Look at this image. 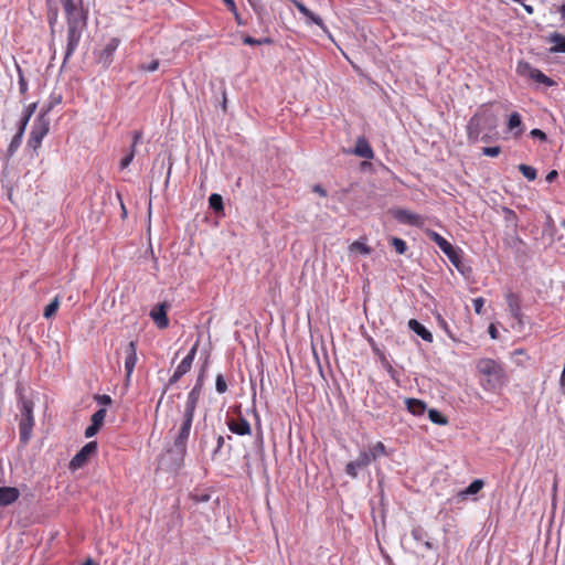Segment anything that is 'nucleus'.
Instances as JSON below:
<instances>
[{
	"label": "nucleus",
	"mask_w": 565,
	"mask_h": 565,
	"mask_svg": "<svg viewBox=\"0 0 565 565\" xmlns=\"http://www.w3.org/2000/svg\"><path fill=\"white\" fill-rule=\"evenodd\" d=\"M223 444H224V437L223 436H218V438H217V446H216L215 452L218 451L222 448Z\"/></svg>",
	"instance_id": "bf43d9fd"
},
{
	"label": "nucleus",
	"mask_w": 565,
	"mask_h": 565,
	"mask_svg": "<svg viewBox=\"0 0 565 565\" xmlns=\"http://www.w3.org/2000/svg\"><path fill=\"white\" fill-rule=\"evenodd\" d=\"M483 481L481 479L473 480L463 491L459 493L460 497L467 498L478 493L483 488Z\"/></svg>",
	"instance_id": "bb28decb"
},
{
	"label": "nucleus",
	"mask_w": 565,
	"mask_h": 565,
	"mask_svg": "<svg viewBox=\"0 0 565 565\" xmlns=\"http://www.w3.org/2000/svg\"><path fill=\"white\" fill-rule=\"evenodd\" d=\"M557 175H558L557 171L556 170H552V171H550L547 173L545 179H546L547 182L551 183V182H553L557 178Z\"/></svg>",
	"instance_id": "13d9d810"
},
{
	"label": "nucleus",
	"mask_w": 565,
	"mask_h": 565,
	"mask_svg": "<svg viewBox=\"0 0 565 565\" xmlns=\"http://www.w3.org/2000/svg\"><path fill=\"white\" fill-rule=\"evenodd\" d=\"M522 125L521 116L518 113H512L509 117L508 127L510 130L520 128Z\"/></svg>",
	"instance_id": "c9c22d12"
},
{
	"label": "nucleus",
	"mask_w": 565,
	"mask_h": 565,
	"mask_svg": "<svg viewBox=\"0 0 565 565\" xmlns=\"http://www.w3.org/2000/svg\"><path fill=\"white\" fill-rule=\"evenodd\" d=\"M473 309L477 315H480L482 312V307L484 305V299L479 297L472 300Z\"/></svg>",
	"instance_id": "a18cd8bd"
},
{
	"label": "nucleus",
	"mask_w": 565,
	"mask_h": 565,
	"mask_svg": "<svg viewBox=\"0 0 565 565\" xmlns=\"http://www.w3.org/2000/svg\"><path fill=\"white\" fill-rule=\"evenodd\" d=\"M427 236L443 250L448 257L450 263L458 269H460L461 259L458 250L440 234L435 231H429Z\"/></svg>",
	"instance_id": "423d86ee"
},
{
	"label": "nucleus",
	"mask_w": 565,
	"mask_h": 565,
	"mask_svg": "<svg viewBox=\"0 0 565 565\" xmlns=\"http://www.w3.org/2000/svg\"><path fill=\"white\" fill-rule=\"evenodd\" d=\"M159 67V61L158 60H153L151 61L150 63H142L140 65V70L141 71H145V72H154L157 71Z\"/></svg>",
	"instance_id": "ea45409f"
},
{
	"label": "nucleus",
	"mask_w": 565,
	"mask_h": 565,
	"mask_svg": "<svg viewBox=\"0 0 565 565\" xmlns=\"http://www.w3.org/2000/svg\"><path fill=\"white\" fill-rule=\"evenodd\" d=\"M65 10L67 21L86 20L83 9L79 7V2L76 0H61Z\"/></svg>",
	"instance_id": "f8f14e48"
},
{
	"label": "nucleus",
	"mask_w": 565,
	"mask_h": 565,
	"mask_svg": "<svg viewBox=\"0 0 565 565\" xmlns=\"http://www.w3.org/2000/svg\"><path fill=\"white\" fill-rule=\"evenodd\" d=\"M412 537L417 544H422L427 550H433V543L430 542L428 534L422 527L413 529Z\"/></svg>",
	"instance_id": "412c9836"
},
{
	"label": "nucleus",
	"mask_w": 565,
	"mask_h": 565,
	"mask_svg": "<svg viewBox=\"0 0 565 565\" xmlns=\"http://www.w3.org/2000/svg\"><path fill=\"white\" fill-rule=\"evenodd\" d=\"M530 135H531L533 138H537V139H540V140H542V141H545V140H546V138H547V137H546V134H545L544 131H542L541 129H537V128L532 129V130H531V132H530Z\"/></svg>",
	"instance_id": "de8ad7c7"
},
{
	"label": "nucleus",
	"mask_w": 565,
	"mask_h": 565,
	"mask_svg": "<svg viewBox=\"0 0 565 565\" xmlns=\"http://www.w3.org/2000/svg\"><path fill=\"white\" fill-rule=\"evenodd\" d=\"M137 345L135 341H130L125 349V370H126V385H128L134 369L137 363Z\"/></svg>",
	"instance_id": "9d476101"
},
{
	"label": "nucleus",
	"mask_w": 565,
	"mask_h": 565,
	"mask_svg": "<svg viewBox=\"0 0 565 565\" xmlns=\"http://www.w3.org/2000/svg\"><path fill=\"white\" fill-rule=\"evenodd\" d=\"M522 134V129H520L519 131H516L514 135L515 136H520Z\"/></svg>",
	"instance_id": "69168bd1"
},
{
	"label": "nucleus",
	"mask_w": 565,
	"mask_h": 565,
	"mask_svg": "<svg viewBox=\"0 0 565 565\" xmlns=\"http://www.w3.org/2000/svg\"><path fill=\"white\" fill-rule=\"evenodd\" d=\"M351 250H358L361 254L367 255L370 254L371 249L369 246H366L364 243L361 242H353L350 246Z\"/></svg>",
	"instance_id": "4c0bfd02"
},
{
	"label": "nucleus",
	"mask_w": 565,
	"mask_h": 565,
	"mask_svg": "<svg viewBox=\"0 0 565 565\" xmlns=\"http://www.w3.org/2000/svg\"><path fill=\"white\" fill-rule=\"evenodd\" d=\"M437 320H438V324L439 327L451 338V339H455V335L454 333L451 332V330L449 329V326L448 323L446 322L445 319H443L440 316L437 317Z\"/></svg>",
	"instance_id": "c03bdc74"
},
{
	"label": "nucleus",
	"mask_w": 565,
	"mask_h": 565,
	"mask_svg": "<svg viewBox=\"0 0 565 565\" xmlns=\"http://www.w3.org/2000/svg\"><path fill=\"white\" fill-rule=\"evenodd\" d=\"M428 418L431 423L440 426L447 425L448 423L447 418L435 408L428 409Z\"/></svg>",
	"instance_id": "cd10ccee"
},
{
	"label": "nucleus",
	"mask_w": 565,
	"mask_h": 565,
	"mask_svg": "<svg viewBox=\"0 0 565 565\" xmlns=\"http://www.w3.org/2000/svg\"><path fill=\"white\" fill-rule=\"evenodd\" d=\"M167 307L168 306L166 303L158 305L154 309H152L150 313L152 320L160 329H164L169 324V320L167 317Z\"/></svg>",
	"instance_id": "dca6fc26"
},
{
	"label": "nucleus",
	"mask_w": 565,
	"mask_h": 565,
	"mask_svg": "<svg viewBox=\"0 0 565 565\" xmlns=\"http://www.w3.org/2000/svg\"><path fill=\"white\" fill-rule=\"evenodd\" d=\"M558 11L561 13L562 19L565 21V3L561 6Z\"/></svg>",
	"instance_id": "e2e57ef3"
},
{
	"label": "nucleus",
	"mask_w": 565,
	"mask_h": 565,
	"mask_svg": "<svg viewBox=\"0 0 565 565\" xmlns=\"http://www.w3.org/2000/svg\"><path fill=\"white\" fill-rule=\"evenodd\" d=\"M372 461L365 454V451H361L355 460H352L345 466V473L350 476L352 479L358 478L359 471L364 470L369 467Z\"/></svg>",
	"instance_id": "9b49d317"
},
{
	"label": "nucleus",
	"mask_w": 565,
	"mask_h": 565,
	"mask_svg": "<svg viewBox=\"0 0 565 565\" xmlns=\"http://www.w3.org/2000/svg\"><path fill=\"white\" fill-rule=\"evenodd\" d=\"M518 168L524 178H526L529 181L536 179L537 173L533 167L522 163Z\"/></svg>",
	"instance_id": "2f4dec72"
},
{
	"label": "nucleus",
	"mask_w": 565,
	"mask_h": 565,
	"mask_svg": "<svg viewBox=\"0 0 565 565\" xmlns=\"http://www.w3.org/2000/svg\"><path fill=\"white\" fill-rule=\"evenodd\" d=\"M209 205L210 207L215 211V212H222L224 206H223V198L217 194V193H213L210 195L209 198Z\"/></svg>",
	"instance_id": "c756f323"
},
{
	"label": "nucleus",
	"mask_w": 565,
	"mask_h": 565,
	"mask_svg": "<svg viewBox=\"0 0 565 565\" xmlns=\"http://www.w3.org/2000/svg\"><path fill=\"white\" fill-rule=\"evenodd\" d=\"M225 2V4L228 7V9L236 15V18L238 17L237 14V9H236V4L234 2V0H223Z\"/></svg>",
	"instance_id": "5fc2aeb1"
},
{
	"label": "nucleus",
	"mask_w": 565,
	"mask_h": 565,
	"mask_svg": "<svg viewBox=\"0 0 565 565\" xmlns=\"http://www.w3.org/2000/svg\"><path fill=\"white\" fill-rule=\"evenodd\" d=\"M258 41H260V45L265 44V43H270L271 42V40L269 38L258 39Z\"/></svg>",
	"instance_id": "0e129e2a"
},
{
	"label": "nucleus",
	"mask_w": 565,
	"mask_h": 565,
	"mask_svg": "<svg viewBox=\"0 0 565 565\" xmlns=\"http://www.w3.org/2000/svg\"><path fill=\"white\" fill-rule=\"evenodd\" d=\"M199 343L195 342L186 356L181 361V363L177 366L173 375L170 377L169 383H177L184 374H186L192 366L193 360L195 358L198 351Z\"/></svg>",
	"instance_id": "6e6552de"
},
{
	"label": "nucleus",
	"mask_w": 565,
	"mask_h": 565,
	"mask_svg": "<svg viewBox=\"0 0 565 565\" xmlns=\"http://www.w3.org/2000/svg\"><path fill=\"white\" fill-rule=\"evenodd\" d=\"M227 427L233 434H236L238 436L249 435L252 431L249 423L242 416H239L237 420H227Z\"/></svg>",
	"instance_id": "2eb2a0df"
},
{
	"label": "nucleus",
	"mask_w": 565,
	"mask_h": 565,
	"mask_svg": "<svg viewBox=\"0 0 565 565\" xmlns=\"http://www.w3.org/2000/svg\"><path fill=\"white\" fill-rule=\"evenodd\" d=\"M407 409L415 416H420L426 412V404L417 398H407L406 399Z\"/></svg>",
	"instance_id": "4be33fe9"
},
{
	"label": "nucleus",
	"mask_w": 565,
	"mask_h": 565,
	"mask_svg": "<svg viewBox=\"0 0 565 565\" xmlns=\"http://www.w3.org/2000/svg\"><path fill=\"white\" fill-rule=\"evenodd\" d=\"M35 109H36V103H32L25 108V111H24L22 118L20 119L21 126L26 127V125H28L30 118L32 117V115L34 114Z\"/></svg>",
	"instance_id": "473e14b6"
},
{
	"label": "nucleus",
	"mask_w": 565,
	"mask_h": 565,
	"mask_svg": "<svg viewBox=\"0 0 565 565\" xmlns=\"http://www.w3.org/2000/svg\"><path fill=\"white\" fill-rule=\"evenodd\" d=\"M97 443H87L71 460L70 468L73 470L82 468L88 460V458L96 451Z\"/></svg>",
	"instance_id": "1a4fd4ad"
},
{
	"label": "nucleus",
	"mask_w": 565,
	"mask_h": 565,
	"mask_svg": "<svg viewBox=\"0 0 565 565\" xmlns=\"http://www.w3.org/2000/svg\"><path fill=\"white\" fill-rule=\"evenodd\" d=\"M303 18H306L307 24L313 23L321 28L323 32H328V28L323 23L322 19L319 15L315 14L311 10H309V14H305Z\"/></svg>",
	"instance_id": "c85d7f7f"
},
{
	"label": "nucleus",
	"mask_w": 565,
	"mask_h": 565,
	"mask_svg": "<svg viewBox=\"0 0 565 565\" xmlns=\"http://www.w3.org/2000/svg\"><path fill=\"white\" fill-rule=\"evenodd\" d=\"M477 371L484 377L482 386L488 391H495L505 384L503 366L495 360L483 358L477 363Z\"/></svg>",
	"instance_id": "f03ea898"
},
{
	"label": "nucleus",
	"mask_w": 565,
	"mask_h": 565,
	"mask_svg": "<svg viewBox=\"0 0 565 565\" xmlns=\"http://www.w3.org/2000/svg\"><path fill=\"white\" fill-rule=\"evenodd\" d=\"M546 41L553 44V46L548 49L551 54L565 53V35L562 33L553 32L546 38Z\"/></svg>",
	"instance_id": "f3484780"
},
{
	"label": "nucleus",
	"mask_w": 565,
	"mask_h": 565,
	"mask_svg": "<svg viewBox=\"0 0 565 565\" xmlns=\"http://www.w3.org/2000/svg\"><path fill=\"white\" fill-rule=\"evenodd\" d=\"M205 370H206V364H204L202 366V369L198 375L196 383L188 395L195 396V397L200 398L201 391H202L203 383H204Z\"/></svg>",
	"instance_id": "a878e982"
},
{
	"label": "nucleus",
	"mask_w": 565,
	"mask_h": 565,
	"mask_svg": "<svg viewBox=\"0 0 565 565\" xmlns=\"http://www.w3.org/2000/svg\"><path fill=\"white\" fill-rule=\"evenodd\" d=\"M408 328L415 332L418 337H420L424 341L431 342L433 334L416 319H411L408 321Z\"/></svg>",
	"instance_id": "aec40b11"
},
{
	"label": "nucleus",
	"mask_w": 565,
	"mask_h": 565,
	"mask_svg": "<svg viewBox=\"0 0 565 565\" xmlns=\"http://www.w3.org/2000/svg\"><path fill=\"white\" fill-rule=\"evenodd\" d=\"M507 301H508V307H509L511 315L515 319L521 320V307H520V301H519L518 296L514 294H509L507 296Z\"/></svg>",
	"instance_id": "5701e85b"
},
{
	"label": "nucleus",
	"mask_w": 565,
	"mask_h": 565,
	"mask_svg": "<svg viewBox=\"0 0 565 565\" xmlns=\"http://www.w3.org/2000/svg\"><path fill=\"white\" fill-rule=\"evenodd\" d=\"M200 398L195 396L188 395L184 411H183V419L179 431L174 438L173 446L168 450V454L173 459V465L175 468H179L184 459L186 454V443L190 436L194 412Z\"/></svg>",
	"instance_id": "f257e3e1"
},
{
	"label": "nucleus",
	"mask_w": 565,
	"mask_h": 565,
	"mask_svg": "<svg viewBox=\"0 0 565 565\" xmlns=\"http://www.w3.org/2000/svg\"><path fill=\"white\" fill-rule=\"evenodd\" d=\"M516 72L519 75L529 77L536 83L544 84L545 86H554L555 82L542 73L540 70L532 67L527 62L521 61L518 63Z\"/></svg>",
	"instance_id": "0eeeda50"
},
{
	"label": "nucleus",
	"mask_w": 565,
	"mask_h": 565,
	"mask_svg": "<svg viewBox=\"0 0 565 565\" xmlns=\"http://www.w3.org/2000/svg\"><path fill=\"white\" fill-rule=\"evenodd\" d=\"M20 492L14 487H0V507H7L19 499Z\"/></svg>",
	"instance_id": "a211bd4d"
},
{
	"label": "nucleus",
	"mask_w": 565,
	"mask_h": 565,
	"mask_svg": "<svg viewBox=\"0 0 565 565\" xmlns=\"http://www.w3.org/2000/svg\"><path fill=\"white\" fill-rule=\"evenodd\" d=\"M392 214L402 224L418 225L422 220L419 215L404 209H396L392 211Z\"/></svg>",
	"instance_id": "4468645a"
},
{
	"label": "nucleus",
	"mask_w": 565,
	"mask_h": 565,
	"mask_svg": "<svg viewBox=\"0 0 565 565\" xmlns=\"http://www.w3.org/2000/svg\"><path fill=\"white\" fill-rule=\"evenodd\" d=\"M501 152L500 147H484L482 153L488 157H498Z\"/></svg>",
	"instance_id": "37998d69"
},
{
	"label": "nucleus",
	"mask_w": 565,
	"mask_h": 565,
	"mask_svg": "<svg viewBox=\"0 0 565 565\" xmlns=\"http://www.w3.org/2000/svg\"><path fill=\"white\" fill-rule=\"evenodd\" d=\"M391 243H392V246L395 248L396 253L399 255H403L407 249V245H406L405 241H403L399 237H393L391 239Z\"/></svg>",
	"instance_id": "f704fd0d"
},
{
	"label": "nucleus",
	"mask_w": 565,
	"mask_h": 565,
	"mask_svg": "<svg viewBox=\"0 0 565 565\" xmlns=\"http://www.w3.org/2000/svg\"><path fill=\"white\" fill-rule=\"evenodd\" d=\"M81 565H96L90 557H87Z\"/></svg>",
	"instance_id": "680f3d73"
},
{
	"label": "nucleus",
	"mask_w": 565,
	"mask_h": 565,
	"mask_svg": "<svg viewBox=\"0 0 565 565\" xmlns=\"http://www.w3.org/2000/svg\"><path fill=\"white\" fill-rule=\"evenodd\" d=\"M351 152L353 154H355L360 158H364V159H373V157H374V152H373L370 143L367 142V140L365 138H362V137L356 140V145Z\"/></svg>",
	"instance_id": "6ab92c4d"
},
{
	"label": "nucleus",
	"mask_w": 565,
	"mask_h": 565,
	"mask_svg": "<svg viewBox=\"0 0 565 565\" xmlns=\"http://www.w3.org/2000/svg\"><path fill=\"white\" fill-rule=\"evenodd\" d=\"M86 24V20L67 21L66 50L64 54V63L76 51L82 38V30Z\"/></svg>",
	"instance_id": "20e7f679"
},
{
	"label": "nucleus",
	"mask_w": 565,
	"mask_h": 565,
	"mask_svg": "<svg viewBox=\"0 0 565 565\" xmlns=\"http://www.w3.org/2000/svg\"><path fill=\"white\" fill-rule=\"evenodd\" d=\"M141 138H142V134L141 131H136L134 134V139H132V145H131V149L135 150L136 146L141 141Z\"/></svg>",
	"instance_id": "864d4df0"
},
{
	"label": "nucleus",
	"mask_w": 565,
	"mask_h": 565,
	"mask_svg": "<svg viewBox=\"0 0 565 565\" xmlns=\"http://www.w3.org/2000/svg\"><path fill=\"white\" fill-rule=\"evenodd\" d=\"M294 4L302 15L309 14V9L301 1L297 0Z\"/></svg>",
	"instance_id": "3c124183"
},
{
	"label": "nucleus",
	"mask_w": 565,
	"mask_h": 565,
	"mask_svg": "<svg viewBox=\"0 0 565 565\" xmlns=\"http://www.w3.org/2000/svg\"><path fill=\"white\" fill-rule=\"evenodd\" d=\"M49 110L50 108L42 111L32 125L28 147L33 150H38L41 147L43 138L50 131V118L47 117Z\"/></svg>",
	"instance_id": "7ed1b4c3"
},
{
	"label": "nucleus",
	"mask_w": 565,
	"mask_h": 565,
	"mask_svg": "<svg viewBox=\"0 0 565 565\" xmlns=\"http://www.w3.org/2000/svg\"><path fill=\"white\" fill-rule=\"evenodd\" d=\"M312 191L318 193L321 196H326L327 195V191L321 185H319V184L313 185Z\"/></svg>",
	"instance_id": "4d7b16f0"
},
{
	"label": "nucleus",
	"mask_w": 565,
	"mask_h": 565,
	"mask_svg": "<svg viewBox=\"0 0 565 565\" xmlns=\"http://www.w3.org/2000/svg\"><path fill=\"white\" fill-rule=\"evenodd\" d=\"M192 499L200 503V502H207L210 500V494L207 493H195V494H192Z\"/></svg>",
	"instance_id": "09e8293b"
},
{
	"label": "nucleus",
	"mask_w": 565,
	"mask_h": 565,
	"mask_svg": "<svg viewBox=\"0 0 565 565\" xmlns=\"http://www.w3.org/2000/svg\"><path fill=\"white\" fill-rule=\"evenodd\" d=\"M106 409L105 408H99L98 411H96L93 415H92V424L98 426V427H102L104 420H105V417H106Z\"/></svg>",
	"instance_id": "72a5a7b5"
},
{
	"label": "nucleus",
	"mask_w": 565,
	"mask_h": 565,
	"mask_svg": "<svg viewBox=\"0 0 565 565\" xmlns=\"http://www.w3.org/2000/svg\"><path fill=\"white\" fill-rule=\"evenodd\" d=\"M243 43L246 45H260V41H258V39L252 38L249 35L244 36Z\"/></svg>",
	"instance_id": "603ef678"
},
{
	"label": "nucleus",
	"mask_w": 565,
	"mask_h": 565,
	"mask_svg": "<svg viewBox=\"0 0 565 565\" xmlns=\"http://www.w3.org/2000/svg\"><path fill=\"white\" fill-rule=\"evenodd\" d=\"M21 418L19 423L20 428V440L23 444H26L32 434V429L34 426V417H33V403L28 399L22 401L21 407Z\"/></svg>",
	"instance_id": "39448f33"
},
{
	"label": "nucleus",
	"mask_w": 565,
	"mask_h": 565,
	"mask_svg": "<svg viewBox=\"0 0 565 565\" xmlns=\"http://www.w3.org/2000/svg\"><path fill=\"white\" fill-rule=\"evenodd\" d=\"M100 429V427L94 425V424H90L86 429H85V437L86 438H92L93 436H95L98 430Z\"/></svg>",
	"instance_id": "49530a36"
},
{
	"label": "nucleus",
	"mask_w": 565,
	"mask_h": 565,
	"mask_svg": "<svg viewBox=\"0 0 565 565\" xmlns=\"http://www.w3.org/2000/svg\"><path fill=\"white\" fill-rule=\"evenodd\" d=\"M522 6H523L524 10H525L529 14H532V13H533V11H534V10H533V7H532V6H530V4H525V3H523Z\"/></svg>",
	"instance_id": "052dcab7"
},
{
	"label": "nucleus",
	"mask_w": 565,
	"mask_h": 565,
	"mask_svg": "<svg viewBox=\"0 0 565 565\" xmlns=\"http://www.w3.org/2000/svg\"><path fill=\"white\" fill-rule=\"evenodd\" d=\"M58 306H60V300H58V297H55L44 309V312H43V316L46 318V319H50L52 318L57 309H58Z\"/></svg>",
	"instance_id": "7c9ffc66"
},
{
	"label": "nucleus",
	"mask_w": 565,
	"mask_h": 565,
	"mask_svg": "<svg viewBox=\"0 0 565 565\" xmlns=\"http://www.w3.org/2000/svg\"><path fill=\"white\" fill-rule=\"evenodd\" d=\"M488 331H489L491 339L495 340L499 338V332H498L497 328L494 327V324H490Z\"/></svg>",
	"instance_id": "6e6d98bb"
},
{
	"label": "nucleus",
	"mask_w": 565,
	"mask_h": 565,
	"mask_svg": "<svg viewBox=\"0 0 565 565\" xmlns=\"http://www.w3.org/2000/svg\"><path fill=\"white\" fill-rule=\"evenodd\" d=\"M25 128L26 127H23V126L19 125L18 132L13 136V138H12V140H11V142L9 145V148H8V151H9L10 154H13L19 149V147L21 146Z\"/></svg>",
	"instance_id": "393cba45"
},
{
	"label": "nucleus",
	"mask_w": 565,
	"mask_h": 565,
	"mask_svg": "<svg viewBox=\"0 0 565 565\" xmlns=\"http://www.w3.org/2000/svg\"><path fill=\"white\" fill-rule=\"evenodd\" d=\"M371 461L386 455V448L383 443L377 441L369 450H364Z\"/></svg>",
	"instance_id": "b1692460"
},
{
	"label": "nucleus",
	"mask_w": 565,
	"mask_h": 565,
	"mask_svg": "<svg viewBox=\"0 0 565 565\" xmlns=\"http://www.w3.org/2000/svg\"><path fill=\"white\" fill-rule=\"evenodd\" d=\"M18 74H19V89L21 94H25L28 90V83L22 74L21 68L18 66Z\"/></svg>",
	"instance_id": "a19ab883"
},
{
	"label": "nucleus",
	"mask_w": 565,
	"mask_h": 565,
	"mask_svg": "<svg viewBox=\"0 0 565 565\" xmlns=\"http://www.w3.org/2000/svg\"><path fill=\"white\" fill-rule=\"evenodd\" d=\"M479 122H480V118L477 115H475L470 119L469 126H468L469 135H472V134L478 135L479 134Z\"/></svg>",
	"instance_id": "58836bf2"
},
{
	"label": "nucleus",
	"mask_w": 565,
	"mask_h": 565,
	"mask_svg": "<svg viewBox=\"0 0 565 565\" xmlns=\"http://www.w3.org/2000/svg\"><path fill=\"white\" fill-rule=\"evenodd\" d=\"M134 157H135V150L130 149L128 154L125 156L121 159V161H120V169H126L131 163V161L134 160Z\"/></svg>",
	"instance_id": "79ce46f5"
},
{
	"label": "nucleus",
	"mask_w": 565,
	"mask_h": 565,
	"mask_svg": "<svg viewBox=\"0 0 565 565\" xmlns=\"http://www.w3.org/2000/svg\"><path fill=\"white\" fill-rule=\"evenodd\" d=\"M119 45V40L117 38L110 39L105 47L99 53L98 62L103 64L104 67H108L113 62V55Z\"/></svg>",
	"instance_id": "ddd939ff"
},
{
	"label": "nucleus",
	"mask_w": 565,
	"mask_h": 565,
	"mask_svg": "<svg viewBox=\"0 0 565 565\" xmlns=\"http://www.w3.org/2000/svg\"><path fill=\"white\" fill-rule=\"evenodd\" d=\"M215 390L218 394H224L227 391V384L222 374L216 375L215 380Z\"/></svg>",
	"instance_id": "e433bc0d"
},
{
	"label": "nucleus",
	"mask_w": 565,
	"mask_h": 565,
	"mask_svg": "<svg viewBox=\"0 0 565 565\" xmlns=\"http://www.w3.org/2000/svg\"><path fill=\"white\" fill-rule=\"evenodd\" d=\"M95 399L102 405H109L111 403V397L109 395H96Z\"/></svg>",
	"instance_id": "8fccbe9b"
}]
</instances>
